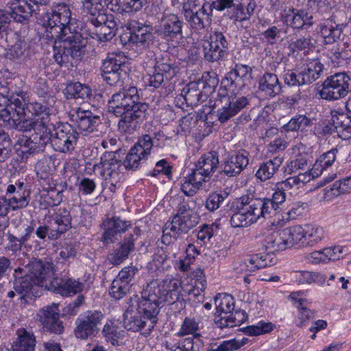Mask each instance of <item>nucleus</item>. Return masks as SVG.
<instances>
[{
  "label": "nucleus",
  "instance_id": "9d476101",
  "mask_svg": "<svg viewBox=\"0 0 351 351\" xmlns=\"http://www.w3.org/2000/svg\"><path fill=\"white\" fill-rule=\"evenodd\" d=\"M97 165L102 169L101 174L109 189L114 192L124 180V170L126 169L123 162L117 158L116 153L111 152H106L101 157V161Z\"/></svg>",
  "mask_w": 351,
  "mask_h": 351
},
{
  "label": "nucleus",
  "instance_id": "a18cd8bd",
  "mask_svg": "<svg viewBox=\"0 0 351 351\" xmlns=\"http://www.w3.org/2000/svg\"><path fill=\"white\" fill-rule=\"evenodd\" d=\"M292 278L298 284H311L317 282L324 284L326 281V276L319 273L309 271H295L291 274Z\"/></svg>",
  "mask_w": 351,
  "mask_h": 351
},
{
  "label": "nucleus",
  "instance_id": "49530a36",
  "mask_svg": "<svg viewBox=\"0 0 351 351\" xmlns=\"http://www.w3.org/2000/svg\"><path fill=\"white\" fill-rule=\"evenodd\" d=\"M325 237L324 230L319 226L304 228V246L312 247L321 242Z\"/></svg>",
  "mask_w": 351,
  "mask_h": 351
},
{
  "label": "nucleus",
  "instance_id": "9b49d317",
  "mask_svg": "<svg viewBox=\"0 0 351 351\" xmlns=\"http://www.w3.org/2000/svg\"><path fill=\"white\" fill-rule=\"evenodd\" d=\"M350 83L351 78L347 73H337L324 80L319 95L328 101L343 98L351 91Z\"/></svg>",
  "mask_w": 351,
  "mask_h": 351
},
{
  "label": "nucleus",
  "instance_id": "f8f14e48",
  "mask_svg": "<svg viewBox=\"0 0 351 351\" xmlns=\"http://www.w3.org/2000/svg\"><path fill=\"white\" fill-rule=\"evenodd\" d=\"M251 68L247 65L236 64L226 73L221 84V95L232 97L241 90L251 80Z\"/></svg>",
  "mask_w": 351,
  "mask_h": 351
},
{
  "label": "nucleus",
  "instance_id": "f3484780",
  "mask_svg": "<svg viewBox=\"0 0 351 351\" xmlns=\"http://www.w3.org/2000/svg\"><path fill=\"white\" fill-rule=\"evenodd\" d=\"M131 227L132 223L130 221L123 220L119 217L107 219L103 223L101 241L106 244L112 243Z\"/></svg>",
  "mask_w": 351,
  "mask_h": 351
},
{
  "label": "nucleus",
  "instance_id": "1a4fd4ad",
  "mask_svg": "<svg viewBox=\"0 0 351 351\" xmlns=\"http://www.w3.org/2000/svg\"><path fill=\"white\" fill-rule=\"evenodd\" d=\"M199 19V37H201L202 45L205 58L210 62L216 61L222 57L228 43L221 32H212L210 26L202 25Z\"/></svg>",
  "mask_w": 351,
  "mask_h": 351
},
{
  "label": "nucleus",
  "instance_id": "473e14b6",
  "mask_svg": "<svg viewBox=\"0 0 351 351\" xmlns=\"http://www.w3.org/2000/svg\"><path fill=\"white\" fill-rule=\"evenodd\" d=\"M288 248L304 246V228L300 225L282 229Z\"/></svg>",
  "mask_w": 351,
  "mask_h": 351
},
{
  "label": "nucleus",
  "instance_id": "b1692460",
  "mask_svg": "<svg viewBox=\"0 0 351 351\" xmlns=\"http://www.w3.org/2000/svg\"><path fill=\"white\" fill-rule=\"evenodd\" d=\"M128 29L130 32L129 40L137 45L145 47L152 39V26L132 20L128 23Z\"/></svg>",
  "mask_w": 351,
  "mask_h": 351
},
{
  "label": "nucleus",
  "instance_id": "393cba45",
  "mask_svg": "<svg viewBox=\"0 0 351 351\" xmlns=\"http://www.w3.org/2000/svg\"><path fill=\"white\" fill-rule=\"evenodd\" d=\"M140 234V229L135 227L133 233L125 237L123 243L119 247L114 250L108 255V261L113 265H118L128 258L129 254L134 249V235L138 237Z\"/></svg>",
  "mask_w": 351,
  "mask_h": 351
},
{
  "label": "nucleus",
  "instance_id": "37998d69",
  "mask_svg": "<svg viewBox=\"0 0 351 351\" xmlns=\"http://www.w3.org/2000/svg\"><path fill=\"white\" fill-rule=\"evenodd\" d=\"M125 59L123 53H109L103 61L101 71H126Z\"/></svg>",
  "mask_w": 351,
  "mask_h": 351
},
{
  "label": "nucleus",
  "instance_id": "c03bdc74",
  "mask_svg": "<svg viewBox=\"0 0 351 351\" xmlns=\"http://www.w3.org/2000/svg\"><path fill=\"white\" fill-rule=\"evenodd\" d=\"M324 65L318 60H312L308 62L302 68L304 77L308 84L318 80L324 72Z\"/></svg>",
  "mask_w": 351,
  "mask_h": 351
},
{
  "label": "nucleus",
  "instance_id": "6ab92c4d",
  "mask_svg": "<svg viewBox=\"0 0 351 351\" xmlns=\"http://www.w3.org/2000/svg\"><path fill=\"white\" fill-rule=\"evenodd\" d=\"M43 328L60 334L63 331L62 322L60 320V310L56 304L41 308L38 314Z\"/></svg>",
  "mask_w": 351,
  "mask_h": 351
},
{
  "label": "nucleus",
  "instance_id": "4c0bfd02",
  "mask_svg": "<svg viewBox=\"0 0 351 351\" xmlns=\"http://www.w3.org/2000/svg\"><path fill=\"white\" fill-rule=\"evenodd\" d=\"M53 225L56 227H53L56 233L55 235L56 238H58L68 230L71 227V217L70 212L65 208H60L55 213L53 217Z\"/></svg>",
  "mask_w": 351,
  "mask_h": 351
},
{
  "label": "nucleus",
  "instance_id": "8fccbe9b",
  "mask_svg": "<svg viewBox=\"0 0 351 351\" xmlns=\"http://www.w3.org/2000/svg\"><path fill=\"white\" fill-rule=\"evenodd\" d=\"M67 94L74 99H81L82 100L88 99L92 95L91 88L80 82L71 83L66 86Z\"/></svg>",
  "mask_w": 351,
  "mask_h": 351
},
{
  "label": "nucleus",
  "instance_id": "4be33fe9",
  "mask_svg": "<svg viewBox=\"0 0 351 351\" xmlns=\"http://www.w3.org/2000/svg\"><path fill=\"white\" fill-rule=\"evenodd\" d=\"M124 325L128 330L142 332L144 335H149L152 332H147L149 329V321L143 313H139L138 310H135L134 304L124 313Z\"/></svg>",
  "mask_w": 351,
  "mask_h": 351
},
{
  "label": "nucleus",
  "instance_id": "774afa93",
  "mask_svg": "<svg viewBox=\"0 0 351 351\" xmlns=\"http://www.w3.org/2000/svg\"><path fill=\"white\" fill-rule=\"evenodd\" d=\"M348 121V117L343 112H339L336 110L331 111L330 123L336 130L339 128L345 129Z\"/></svg>",
  "mask_w": 351,
  "mask_h": 351
},
{
  "label": "nucleus",
  "instance_id": "864d4df0",
  "mask_svg": "<svg viewBox=\"0 0 351 351\" xmlns=\"http://www.w3.org/2000/svg\"><path fill=\"white\" fill-rule=\"evenodd\" d=\"M275 326L271 322L261 320L256 324L246 327L245 332L249 336H260L271 332Z\"/></svg>",
  "mask_w": 351,
  "mask_h": 351
},
{
  "label": "nucleus",
  "instance_id": "c9c22d12",
  "mask_svg": "<svg viewBox=\"0 0 351 351\" xmlns=\"http://www.w3.org/2000/svg\"><path fill=\"white\" fill-rule=\"evenodd\" d=\"M283 162L282 158L275 157L262 163L256 173V177L261 181L271 178Z\"/></svg>",
  "mask_w": 351,
  "mask_h": 351
},
{
  "label": "nucleus",
  "instance_id": "7c9ffc66",
  "mask_svg": "<svg viewBox=\"0 0 351 351\" xmlns=\"http://www.w3.org/2000/svg\"><path fill=\"white\" fill-rule=\"evenodd\" d=\"M342 26L336 24L330 19L324 21L319 25V32L326 44H332L340 39L342 34Z\"/></svg>",
  "mask_w": 351,
  "mask_h": 351
},
{
  "label": "nucleus",
  "instance_id": "13d9d810",
  "mask_svg": "<svg viewBox=\"0 0 351 351\" xmlns=\"http://www.w3.org/2000/svg\"><path fill=\"white\" fill-rule=\"evenodd\" d=\"M131 285L123 282L114 278L110 289V295L116 300H120L129 291Z\"/></svg>",
  "mask_w": 351,
  "mask_h": 351
},
{
  "label": "nucleus",
  "instance_id": "58836bf2",
  "mask_svg": "<svg viewBox=\"0 0 351 351\" xmlns=\"http://www.w3.org/2000/svg\"><path fill=\"white\" fill-rule=\"evenodd\" d=\"M18 338L12 346L13 351H34L36 339L34 335L25 329L17 331Z\"/></svg>",
  "mask_w": 351,
  "mask_h": 351
},
{
  "label": "nucleus",
  "instance_id": "bb28decb",
  "mask_svg": "<svg viewBox=\"0 0 351 351\" xmlns=\"http://www.w3.org/2000/svg\"><path fill=\"white\" fill-rule=\"evenodd\" d=\"M107 8L117 12H137L147 3V0H103Z\"/></svg>",
  "mask_w": 351,
  "mask_h": 351
},
{
  "label": "nucleus",
  "instance_id": "bf43d9fd",
  "mask_svg": "<svg viewBox=\"0 0 351 351\" xmlns=\"http://www.w3.org/2000/svg\"><path fill=\"white\" fill-rule=\"evenodd\" d=\"M186 256L184 259H181L179 261V269L184 272H188L193 270L192 265L195 262V256H191V252L197 254L196 247L193 244H189L186 250Z\"/></svg>",
  "mask_w": 351,
  "mask_h": 351
},
{
  "label": "nucleus",
  "instance_id": "e433bc0d",
  "mask_svg": "<svg viewBox=\"0 0 351 351\" xmlns=\"http://www.w3.org/2000/svg\"><path fill=\"white\" fill-rule=\"evenodd\" d=\"M102 334L106 340L112 346H119L123 344L125 331L116 326L112 321H108L104 325Z\"/></svg>",
  "mask_w": 351,
  "mask_h": 351
},
{
  "label": "nucleus",
  "instance_id": "72a5a7b5",
  "mask_svg": "<svg viewBox=\"0 0 351 351\" xmlns=\"http://www.w3.org/2000/svg\"><path fill=\"white\" fill-rule=\"evenodd\" d=\"M258 84L259 90L269 97L278 95L281 89L277 75L271 73H265L259 79Z\"/></svg>",
  "mask_w": 351,
  "mask_h": 351
},
{
  "label": "nucleus",
  "instance_id": "69168bd1",
  "mask_svg": "<svg viewBox=\"0 0 351 351\" xmlns=\"http://www.w3.org/2000/svg\"><path fill=\"white\" fill-rule=\"evenodd\" d=\"M11 152L10 138L5 132H0V162L9 158Z\"/></svg>",
  "mask_w": 351,
  "mask_h": 351
},
{
  "label": "nucleus",
  "instance_id": "c756f323",
  "mask_svg": "<svg viewBox=\"0 0 351 351\" xmlns=\"http://www.w3.org/2000/svg\"><path fill=\"white\" fill-rule=\"evenodd\" d=\"M182 22L173 14L165 16L160 23L159 32L164 37L172 38L182 33Z\"/></svg>",
  "mask_w": 351,
  "mask_h": 351
},
{
  "label": "nucleus",
  "instance_id": "a878e982",
  "mask_svg": "<svg viewBox=\"0 0 351 351\" xmlns=\"http://www.w3.org/2000/svg\"><path fill=\"white\" fill-rule=\"evenodd\" d=\"M40 3H34L33 0H12L9 3V13L11 18L18 23L27 21L32 14L36 12L35 7Z\"/></svg>",
  "mask_w": 351,
  "mask_h": 351
},
{
  "label": "nucleus",
  "instance_id": "f257e3e1",
  "mask_svg": "<svg viewBox=\"0 0 351 351\" xmlns=\"http://www.w3.org/2000/svg\"><path fill=\"white\" fill-rule=\"evenodd\" d=\"M71 15L70 5L59 2L53 4L51 12L43 16V25L46 29L43 36L53 40V58L59 64L80 57L86 45V40L75 27V19Z\"/></svg>",
  "mask_w": 351,
  "mask_h": 351
},
{
  "label": "nucleus",
  "instance_id": "7ed1b4c3",
  "mask_svg": "<svg viewBox=\"0 0 351 351\" xmlns=\"http://www.w3.org/2000/svg\"><path fill=\"white\" fill-rule=\"evenodd\" d=\"M179 282L166 278L160 282L152 281L142 291L141 298L135 300L134 308L143 313L149 321V331H152L158 322L160 306L163 303L173 304L179 299Z\"/></svg>",
  "mask_w": 351,
  "mask_h": 351
},
{
  "label": "nucleus",
  "instance_id": "2f4dec72",
  "mask_svg": "<svg viewBox=\"0 0 351 351\" xmlns=\"http://www.w3.org/2000/svg\"><path fill=\"white\" fill-rule=\"evenodd\" d=\"M312 125V120L305 114H296L280 128V132L285 134L289 132H303L308 131Z\"/></svg>",
  "mask_w": 351,
  "mask_h": 351
},
{
  "label": "nucleus",
  "instance_id": "5fc2aeb1",
  "mask_svg": "<svg viewBox=\"0 0 351 351\" xmlns=\"http://www.w3.org/2000/svg\"><path fill=\"white\" fill-rule=\"evenodd\" d=\"M195 166L197 165L195 164ZM196 167L190 169L186 177L184 178V182L182 184V191L187 196L193 197L197 191V182H196Z\"/></svg>",
  "mask_w": 351,
  "mask_h": 351
},
{
  "label": "nucleus",
  "instance_id": "3c124183",
  "mask_svg": "<svg viewBox=\"0 0 351 351\" xmlns=\"http://www.w3.org/2000/svg\"><path fill=\"white\" fill-rule=\"evenodd\" d=\"M138 147H132L130 152L128 154L127 157L123 165H124L125 169H136L141 161L146 160L147 156L142 153L138 148Z\"/></svg>",
  "mask_w": 351,
  "mask_h": 351
},
{
  "label": "nucleus",
  "instance_id": "0eeeda50",
  "mask_svg": "<svg viewBox=\"0 0 351 351\" xmlns=\"http://www.w3.org/2000/svg\"><path fill=\"white\" fill-rule=\"evenodd\" d=\"M47 136L40 135L43 143L50 141L53 149L66 153L74 149L79 134L69 123L52 124L47 130Z\"/></svg>",
  "mask_w": 351,
  "mask_h": 351
},
{
  "label": "nucleus",
  "instance_id": "a211bd4d",
  "mask_svg": "<svg viewBox=\"0 0 351 351\" xmlns=\"http://www.w3.org/2000/svg\"><path fill=\"white\" fill-rule=\"evenodd\" d=\"M70 119L75 123L79 130L86 133L93 132L101 123L99 115H95L91 111L81 108L72 110L70 112Z\"/></svg>",
  "mask_w": 351,
  "mask_h": 351
},
{
  "label": "nucleus",
  "instance_id": "ddd939ff",
  "mask_svg": "<svg viewBox=\"0 0 351 351\" xmlns=\"http://www.w3.org/2000/svg\"><path fill=\"white\" fill-rule=\"evenodd\" d=\"M104 317V314L97 310H89L80 314L75 321L76 327L74 330L75 337L85 340L88 337L96 336L99 330L98 326Z\"/></svg>",
  "mask_w": 351,
  "mask_h": 351
},
{
  "label": "nucleus",
  "instance_id": "423d86ee",
  "mask_svg": "<svg viewBox=\"0 0 351 351\" xmlns=\"http://www.w3.org/2000/svg\"><path fill=\"white\" fill-rule=\"evenodd\" d=\"M103 0H84V10L89 14L88 21L96 28L95 34L100 41L111 40L117 31V23L112 15L102 12Z\"/></svg>",
  "mask_w": 351,
  "mask_h": 351
},
{
  "label": "nucleus",
  "instance_id": "5701e85b",
  "mask_svg": "<svg viewBox=\"0 0 351 351\" xmlns=\"http://www.w3.org/2000/svg\"><path fill=\"white\" fill-rule=\"evenodd\" d=\"M282 22L293 28L310 27L313 25V16L305 10L289 8L282 13Z\"/></svg>",
  "mask_w": 351,
  "mask_h": 351
},
{
  "label": "nucleus",
  "instance_id": "6e6552de",
  "mask_svg": "<svg viewBox=\"0 0 351 351\" xmlns=\"http://www.w3.org/2000/svg\"><path fill=\"white\" fill-rule=\"evenodd\" d=\"M215 304L217 312L225 313V315L221 317L217 322L221 329L240 326L247 319V315L243 311L232 312L234 308V300L229 294L222 293L217 295L215 298Z\"/></svg>",
  "mask_w": 351,
  "mask_h": 351
},
{
  "label": "nucleus",
  "instance_id": "052dcab7",
  "mask_svg": "<svg viewBox=\"0 0 351 351\" xmlns=\"http://www.w3.org/2000/svg\"><path fill=\"white\" fill-rule=\"evenodd\" d=\"M102 77L105 82H106L108 84L113 86L117 85L120 84H122L123 78L125 77L127 75L126 71H102Z\"/></svg>",
  "mask_w": 351,
  "mask_h": 351
},
{
  "label": "nucleus",
  "instance_id": "dca6fc26",
  "mask_svg": "<svg viewBox=\"0 0 351 351\" xmlns=\"http://www.w3.org/2000/svg\"><path fill=\"white\" fill-rule=\"evenodd\" d=\"M197 224V217L186 213L183 216L175 215L171 221H167L163 228V236L176 239L179 234L186 232Z\"/></svg>",
  "mask_w": 351,
  "mask_h": 351
},
{
  "label": "nucleus",
  "instance_id": "cd10ccee",
  "mask_svg": "<svg viewBox=\"0 0 351 351\" xmlns=\"http://www.w3.org/2000/svg\"><path fill=\"white\" fill-rule=\"evenodd\" d=\"M324 199L330 201L332 199L344 194L351 193V174L336 180L332 184L324 189Z\"/></svg>",
  "mask_w": 351,
  "mask_h": 351
},
{
  "label": "nucleus",
  "instance_id": "338daca9",
  "mask_svg": "<svg viewBox=\"0 0 351 351\" xmlns=\"http://www.w3.org/2000/svg\"><path fill=\"white\" fill-rule=\"evenodd\" d=\"M218 226L215 223L211 224H204L201 226L199 230V240L202 241L204 244L210 242V239L213 237Z\"/></svg>",
  "mask_w": 351,
  "mask_h": 351
},
{
  "label": "nucleus",
  "instance_id": "680f3d73",
  "mask_svg": "<svg viewBox=\"0 0 351 351\" xmlns=\"http://www.w3.org/2000/svg\"><path fill=\"white\" fill-rule=\"evenodd\" d=\"M298 310V313L294 320L295 324L299 328L305 327L307 326L309 321L314 318L315 313L306 306Z\"/></svg>",
  "mask_w": 351,
  "mask_h": 351
},
{
  "label": "nucleus",
  "instance_id": "ea45409f",
  "mask_svg": "<svg viewBox=\"0 0 351 351\" xmlns=\"http://www.w3.org/2000/svg\"><path fill=\"white\" fill-rule=\"evenodd\" d=\"M219 82L217 75L215 72L211 71L204 72L201 79H199V86L202 85V93L199 95V101L204 96L207 97L210 94L214 92Z\"/></svg>",
  "mask_w": 351,
  "mask_h": 351
},
{
  "label": "nucleus",
  "instance_id": "aec40b11",
  "mask_svg": "<svg viewBox=\"0 0 351 351\" xmlns=\"http://www.w3.org/2000/svg\"><path fill=\"white\" fill-rule=\"evenodd\" d=\"M249 164V153L239 150L227 158L223 164V172L228 177L239 175Z\"/></svg>",
  "mask_w": 351,
  "mask_h": 351
},
{
  "label": "nucleus",
  "instance_id": "a19ab883",
  "mask_svg": "<svg viewBox=\"0 0 351 351\" xmlns=\"http://www.w3.org/2000/svg\"><path fill=\"white\" fill-rule=\"evenodd\" d=\"M319 173L317 171H306L304 173H300L298 176L290 177L283 182L282 185L285 189L292 188L300 189L305 184L309 182L315 176H318Z\"/></svg>",
  "mask_w": 351,
  "mask_h": 351
},
{
  "label": "nucleus",
  "instance_id": "79ce46f5",
  "mask_svg": "<svg viewBox=\"0 0 351 351\" xmlns=\"http://www.w3.org/2000/svg\"><path fill=\"white\" fill-rule=\"evenodd\" d=\"M218 155L216 152H208L202 156L199 160V174L208 177L217 167Z\"/></svg>",
  "mask_w": 351,
  "mask_h": 351
},
{
  "label": "nucleus",
  "instance_id": "2eb2a0df",
  "mask_svg": "<svg viewBox=\"0 0 351 351\" xmlns=\"http://www.w3.org/2000/svg\"><path fill=\"white\" fill-rule=\"evenodd\" d=\"M148 106L145 103L136 104L134 107L128 109L119 116L121 117L118 126L124 132L132 133L138 127L145 117Z\"/></svg>",
  "mask_w": 351,
  "mask_h": 351
},
{
  "label": "nucleus",
  "instance_id": "de8ad7c7",
  "mask_svg": "<svg viewBox=\"0 0 351 351\" xmlns=\"http://www.w3.org/2000/svg\"><path fill=\"white\" fill-rule=\"evenodd\" d=\"M6 195L12 205V210H16L26 208L30 202V193H23L21 189L14 192H7Z\"/></svg>",
  "mask_w": 351,
  "mask_h": 351
},
{
  "label": "nucleus",
  "instance_id": "4d7b16f0",
  "mask_svg": "<svg viewBox=\"0 0 351 351\" xmlns=\"http://www.w3.org/2000/svg\"><path fill=\"white\" fill-rule=\"evenodd\" d=\"M283 190L278 189L272 195L271 198H263L265 202V207L268 206V213L270 214L272 210L278 209V206L285 201L286 195Z\"/></svg>",
  "mask_w": 351,
  "mask_h": 351
},
{
  "label": "nucleus",
  "instance_id": "6e6d98bb",
  "mask_svg": "<svg viewBox=\"0 0 351 351\" xmlns=\"http://www.w3.org/2000/svg\"><path fill=\"white\" fill-rule=\"evenodd\" d=\"M269 255L268 254H256L251 256L247 262L250 264L247 265L250 270L259 269L272 265L271 260L269 259Z\"/></svg>",
  "mask_w": 351,
  "mask_h": 351
},
{
  "label": "nucleus",
  "instance_id": "c85d7f7f",
  "mask_svg": "<svg viewBox=\"0 0 351 351\" xmlns=\"http://www.w3.org/2000/svg\"><path fill=\"white\" fill-rule=\"evenodd\" d=\"M10 104L8 106H12L14 109L20 110H24L25 106L28 101V94L23 88V82L21 80H15L14 86H10V97H9Z\"/></svg>",
  "mask_w": 351,
  "mask_h": 351
},
{
  "label": "nucleus",
  "instance_id": "39448f33",
  "mask_svg": "<svg viewBox=\"0 0 351 351\" xmlns=\"http://www.w3.org/2000/svg\"><path fill=\"white\" fill-rule=\"evenodd\" d=\"M263 198L251 195H243L236 202L237 211L230 219L231 225L234 228L248 227L268 213Z\"/></svg>",
  "mask_w": 351,
  "mask_h": 351
},
{
  "label": "nucleus",
  "instance_id": "603ef678",
  "mask_svg": "<svg viewBox=\"0 0 351 351\" xmlns=\"http://www.w3.org/2000/svg\"><path fill=\"white\" fill-rule=\"evenodd\" d=\"M337 152V149H332L326 153L321 155L314 164L313 171H317L321 174L324 169L332 166L335 161L336 154Z\"/></svg>",
  "mask_w": 351,
  "mask_h": 351
},
{
  "label": "nucleus",
  "instance_id": "f03ea898",
  "mask_svg": "<svg viewBox=\"0 0 351 351\" xmlns=\"http://www.w3.org/2000/svg\"><path fill=\"white\" fill-rule=\"evenodd\" d=\"M15 289L23 295L31 291L34 286L39 285L62 296L82 291L84 284L72 278H53V267L51 263L34 259L24 268L16 271Z\"/></svg>",
  "mask_w": 351,
  "mask_h": 351
},
{
  "label": "nucleus",
  "instance_id": "e2e57ef3",
  "mask_svg": "<svg viewBox=\"0 0 351 351\" xmlns=\"http://www.w3.org/2000/svg\"><path fill=\"white\" fill-rule=\"evenodd\" d=\"M195 0H189L183 6L184 16L192 28H196L195 19L197 18V7Z\"/></svg>",
  "mask_w": 351,
  "mask_h": 351
},
{
  "label": "nucleus",
  "instance_id": "412c9836",
  "mask_svg": "<svg viewBox=\"0 0 351 351\" xmlns=\"http://www.w3.org/2000/svg\"><path fill=\"white\" fill-rule=\"evenodd\" d=\"M175 74V70L170 64L158 62L152 71L144 77L146 86L158 88L165 81V78H171Z\"/></svg>",
  "mask_w": 351,
  "mask_h": 351
},
{
  "label": "nucleus",
  "instance_id": "4468645a",
  "mask_svg": "<svg viewBox=\"0 0 351 351\" xmlns=\"http://www.w3.org/2000/svg\"><path fill=\"white\" fill-rule=\"evenodd\" d=\"M139 97L137 88L134 86H125L114 93L108 101V110L116 116H119L126 110L134 107Z\"/></svg>",
  "mask_w": 351,
  "mask_h": 351
},
{
  "label": "nucleus",
  "instance_id": "0e129e2a",
  "mask_svg": "<svg viewBox=\"0 0 351 351\" xmlns=\"http://www.w3.org/2000/svg\"><path fill=\"white\" fill-rule=\"evenodd\" d=\"M228 195V193H224L223 194L216 193H210L206 200V208L210 211L217 210Z\"/></svg>",
  "mask_w": 351,
  "mask_h": 351
},
{
  "label": "nucleus",
  "instance_id": "09e8293b",
  "mask_svg": "<svg viewBox=\"0 0 351 351\" xmlns=\"http://www.w3.org/2000/svg\"><path fill=\"white\" fill-rule=\"evenodd\" d=\"M38 136L40 137V135ZM45 144V143H43L40 138L38 141L36 137H35L34 139H32L31 138L23 136L19 140L21 152L23 156L25 157L42 149Z\"/></svg>",
  "mask_w": 351,
  "mask_h": 351
},
{
  "label": "nucleus",
  "instance_id": "20e7f679",
  "mask_svg": "<svg viewBox=\"0 0 351 351\" xmlns=\"http://www.w3.org/2000/svg\"><path fill=\"white\" fill-rule=\"evenodd\" d=\"M51 110L39 102H29L24 110L14 109L12 106H0V118L11 128L23 132L34 130L36 135L47 136V130L53 123L50 122Z\"/></svg>",
  "mask_w": 351,
  "mask_h": 351
},
{
  "label": "nucleus",
  "instance_id": "f704fd0d",
  "mask_svg": "<svg viewBox=\"0 0 351 351\" xmlns=\"http://www.w3.org/2000/svg\"><path fill=\"white\" fill-rule=\"evenodd\" d=\"M263 244L270 252L282 251L288 248L282 229L267 234Z\"/></svg>",
  "mask_w": 351,
  "mask_h": 351
}]
</instances>
